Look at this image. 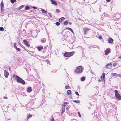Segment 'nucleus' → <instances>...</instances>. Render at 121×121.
<instances>
[{
	"instance_id": "nucleus-54",
	"label": "nucleus",
	"mask_w": 121,
	"mask_h": 121,
	"mask_svg": "<svg viewBox=\"0 0 121 121\" xmlns=\"http://www.w3.org/2000/svg\"><path fill=\"white\" fill-rule=\"evenodd\" d=\"M10 68H9V70H10Z\"/></svg>"
},
{
	"instance_id": "nucleus-43",
	"label": "nucleus",
	"mask_w": 121,
	"mask_h": 121,
	"mask_svg": "<svg viewBox=\"0 0 121 121\" xmlns=\"http://www.w3.org/2000/svg\"><path fill=\"white\" fill-rule=\"evenodd\" d=\"M32 8L35 9H37V7L35 6H33L32 7Z\"/></svg>"
},
{
	"instance_id": "nucleus-15",
	"label": "nucleus",
	"mask_w": 121,
	"mask_h": 121,
	"mask_svg": "<svg viewBox=\"0 0 121 121\" xmlns=\"http://www.w3.org/2000/svg\"><path fill=\"white\" fill-rule=\"evenodd\" d=\"M32 90L31 88L30 87L28 88L27 89V91L28 92H30Z\"/></svg>"
},
{
	"instance_id": "nucleus-51",
	"label": "nucleus",
	"mask_w": 121,
	"mask_h": 121,
	"mask_svg": "<svg viewBox=\"0 0 121 121\" xmlns=\"http://www.w3.org/2000/svg\"><path fill=\"white\" fill-rule=\"evenodd\" d=\"M118 58L120 59H121V56H120L118 57Z\"/></svg>"
},
{
	"instance_id": "nucleus-7",
	"label": "nucleus",
	"mask_w": 121,
	"mask_h": 121,
	"mask_svg": "<svg viewBox=\"0 0 121 121\" xmlns=\"http://www.w3.org/2000/svg\"><path fill=\"white\" fill-rule=\"evenodd\" d=\"M105 75L104 73H103L102 74V76H101V81H103V80L104 82H105Z\"/></svg>"
},
{
	"instance_id": "nucleus-19",
	"label": "nucleus",
	"mask_w": 121,
	"mask_h": 121,
	"mask_svg": "<svg viewBox=\"0 0 121 121\" xmlns=\"http://www.w3.org/2000/svg\"><path fill=\"white\" fill-rule=\"evenodd\" d=\"M46 41V39L45 38L42 39L41 40V41L42 43H44Z\"/></svg>"
},
{
	"instance_id": "nucleus-25",
	"label": "nucleus",
	"mask_w": 121,
	"mask_h": 121,
	"mask_svg": "<svg viewBox=\"0 0 121 121\" xmlns=\"http://www.w3.org/2000/svg\"><path fill=\"white\" fill-rule=\"evenodd\" d=\"M68 21L67 20H66L64 22V24L65 25H66L68 24Z\"/></svg>"
},
{
	"instance_id": "nucleus-11",
	"label": "nucleus",
	"mask_w": 121,
	"mask_h": 121,
	"mask_svg": "<svg viewBox=\"0 0 121 121\" xmlns=\"http://www.w3.org/2000/svg\"><path fill=\"white\" fill-rule=\"evenodd\" d=\"M4 72L5 77H7L9 75V73L6 70H4Z\"/></svg>"
},
{
	"instance_id": "nucleus-23",
	"label": "nucleus",
	"mask_w": 121,
	"mask_h": 121,
	"mask_svg": "<svg viewBox=\"0 0 121 121\" xmlns=\"http://www.w3.org/2000/svg\"><path fill=\"white\" fill-rule=\"evenodd\" d=\"M73 102L77 103H80V101L79 100H75L73 101Z\"/></svg>"
},
{
	"instance_id": "nucleus-34",
	"label": "nucleus",
	"mask_w": 121,
	"mask_h": 121,
	"mask_svg": "<svg viewBox=\"0 0 121 121\" xmlns=\"http://www.w3.org/2000/svg\"><path fill=\"white\" fill-rule=\"evenodd\" d=\"M15 1L16 0H11V2L12 3H13L14 2H15Z\"/></svg>"
},
{
	"instance_id": "nucleus-3",
	"label": "nucleus",
	"mask_w": 121,
	"mask_h": 121,
	"mask_svg": "<svg viewBox=\"0 0 121 121\" xmlns=\"http://www.w3.org/2000/svg\"><path fill=\"white\" fill-rule=\"evenodd\" d=\"M115 94L116 98L119 100H120L121 99V97L117 90H115Z\"/></svg>"
},
{
	"instance_id": "nucleus-12",
	"label": "nucleus",
	"mask_w": 121,
	"mask_h": 121,
	"mask_svg": "<svg viewBox=\"0 0 121 121\" xmlns=\"http://www.w3.org/2000/svg\"><path fill=\"white\" fill-rule=\"evenodd\" d=\"M38 50L39 51H40L41 49H42L43 47L42 46H39L37 47Z\"/></svg>"
},
{
	"instance_id": "nucleus-41",
	"label": "nucleus",
	"mask_w": 121,
	"mask_h": 121,
	"mask_svg": "<svg viewBox=\"0 0 121 121\" xmlns=\"http://www.w3.org/2000/svg\"><path fill=\"white\" fill-rule=\"evenodd\" d=\"M117 76L119 77H121V75L120 74H117Z\"/></svg>"
},
{
	"instance_id": "nucleus-30",
	"label": "nucleus",
	"mask_w": 121,
	"mask_h": 121,
	"mask_svg": "<svg viewBox=\"0 0 121 121\" xmlns=\"http://www.w3.org/2000/svg\"><path fill=\"white\" fill-rule=\"evenodd\" d=\"M65 88L66 89H70V86H66L65 87Z\"/></svg>"
},
{
	"instance_id": "nucleus-32",
	"label": "nucleus",
	"mask_w": 121,
	"mask_h": 121,
	"mask_svg": "<svg viewBox=\"0 0 121 121\" xmlns=\"http://www.w3.org/2000/svg\"><path fill=\"white\" fill-rule=\"evenodd\" d=\"M117 64L116 63H114L113 64V66L114 67L115 66H116V65H117Z\"/></svg>"
},
{
	"instance_id": "nucleus-26",
	"label": "nucleus",
	"mask_w": 121,
	"mask_h": 121,
	"mask_svg": "<svg viewBox=\"0 0 121 121\" xmlns=\"http://www.w3.org/2000/svg\"><path fill=\"white\" fill-rule=\"evenodd\" d=\"M0 6L1 7H3L4 6V4L2 1L1 2L0 4Z\"/></svg>"
},
{
	"instance_id": "nucleus-50",
	"label": "nucleus",
	"mask_w": 121,
	"mask_h": 121,
	"mask_svg": "<svg viewBox=\"0 0 121 121\" xmlns=\"http://www.w3.org/2000/svg\"><path fill=\"white\" fill-rule=\"evenodd\" d=\"M69 24H72V23L71 22H69Z\"/></svg>"
},
{
	"instance_id": "nucleus-38",
	"label": "nucleus",
	"mask_w": 121,
	"mask_h": 121,
	"mask_svg": "<svg viewBox=\"0 0 121 121\" xmlns=\"http://www.w3.org/2000/svg\"><path fill=\"white\" fill-rule=\"evenodd\" d=\"M14 48H17V46L16 45V44L15 43H14Z\"/></svg>"
},
{
	"instance_id": "nucleus-52",
	"label": "nucleus",
	"mask_w": 121,
	"mask_h": 121,
	"mask_svg": "<svg viewBox=\"0 0 121 121\" xmlns=\"http://www.w3.org/2000/svg\"><path fill=\"white\" fill-rule=\"evenodd\" d=\"M56 71V70H54V72H55Z\"/></svg>"
},
{
	"instance_id": "nucleus-27",
	"label": "nucleus",
	"mask_w": 121,
	"mask_h": 121,
	"mask_svg": "<svg viewBox=\"0 0 121 121\" xmlns=\"http://www.w3.org/2000/svg\"><path fill=\"white\" fill-rule=\"evenodd\" d=\"M24 7V6L23 5H22L21 6H20V7H19L18 8V9L19 10L20 9H21L22 8H23Z\"/></svg>"
},
{
	"instance_id": "nucleus-53",
	"label": "nucleus",
	"mask_w": 121,
	"mask_h": 121,
	"mask_svg": "<svg viewBox=\"0 0 121 121\" xmlns=\"http://www.w3.org/2000/svg\"><path fill=\"white\" fill-rule=\"evenodd\" d=\"M91 72V73H92V74L93 73V72Z\"/></svg>"
},
{
	"instance_id": "nucleus-16",
	"label": "nucleus",
	"mask_w": 121,
	"mask_h": 121,
	"mask_svg": "<svg viewBox=\"0 0 121 121\" xmlns=\"http://www.w3.org/2000/svg\"><path fill=\"white\" fill-rule=\"evenodd\" d=\"M71 91L70 90H68L67 91V95H69L71 94Z\"/></svg>"
},
{
	"instance_id": "nucleus-22",
	"label": "nucleus",
	"mask_w": 121,
	"mask_h": 121,
	"mask_svg": "<svg viewBox=\"0 0 121 121\" xmlns=\"http://www.w3.org/2000/svg\"><path fill=\"white\" fill-rule=\"evenodd\" d=\"M41 11H42V12L43 13H45L47 12L46 11L43 9H42Z\"/></svg>"
},
{
	"instance_id": "nucleus-9",
	"label": "nucleus",
	"mask_w": 121,
	"mask_h": 121,
	"mask_svg": "<svg viewBox=\"0 0 121 121\" xmlns=\"http://www.w3.org/2000/svg\"><path fill=\"white\" fill-rule=\"evenodd\" d=\"M23 43L24 44L26 45L27 46H29L30 45L27 42V41L26 40H23Z\"/></svg>"
},
{
	"instance_id": "nucleus-20",
	"label": "nucleus",
	"mask_w": 121,
	"mask_h": 121,
	"mask_svg": "<svg viewBox=\"0 0 121 121\" xmlns=\"http://www.w3.org/2000/svg\"><path fill=\"white\" fill-rule=\"evenodd\" d=\"M32 117V115L30 114H28L27 115V119L28 120V119L31 117Z\"/></svg>"
},
{
	"instance_id": "nucleus-42",
	"label": "nucleus",
	"mask_w": 121,
	"mask_h": 121,
	"mask_svg": "<svg viewBox=\"0 0 121 121\" xmlns=\"http://www.w3.org/2000/svg\"><path fill=\"white\" fill-rule=\"evenodd\" d=\"M53 117H52V119L50 120V121H54V119H53V118H52Z\"/></svg>"
},
{
	"instance_id": "nucleus-10",
	"label": "nucleus",
	"mask_w": 121,
	"mask_h": 121,
	"mask_svg": "<svg viewBox=\"0 0 121 121\" xmlns=\"http://www.w3.org/2000/svg\"><path fill=\"white\" fill-rule=\"evenodd\" d=\"M113 39L112 38H109L108 39V41L109 43H112L113 41Z\"/></svg>"
},
{
	"instance_id": "nucleus-13",
	"label": "nucleus",
	"mask_w": 121,
	"mask_h": 121,
	"mask_svg": "<svg viewBox=\"0 0 121 121\" xmlns=\"http://www.w3.org/2000/svg\"><path fill=\"white\" fill-rule=\"evenodd\" d=\"M61 114H62L65 111V107L63 106H62L61 108Z\"/></svg>"
},
{
	"instance_id": "nucleus-1",
	"label": "nucleus",
	"mask_w": 121,
	"mask_h": 121,
	"mask_svg": "<svg viewBox=\"0 0 121 121\" xmlns=\"http://www.w3.org/2000/svg\"><path fill=\"white\" fill-rule=\"evenodd\" d=\"M13 77L16 80L17 82L22 84H25V81L19 76L16 75H14Z\"/></svg>"
},
{
	"instance_id": "nucleus-28",
	"label": "nucleus",
	"mask_w": 121,
	"mask_h": 121,
	"mask_svg": "<svg viewBox=\"0 0 121 121\" xmlns=\"http://www.w3.org/2000/svg\"><path fill=\"white\" fill-rule=\"evenodd\" d=\"M95 121H100V120H99V118H97L96 117L95 118Z\"/></svg>"
},
{
	"instance_id": "nucleus-46",
	"label": "nucleus",
	"mask_w": 121,
	"mask_h": 121,
	"mask_svg": "<svg viewBox=\"0 0 121 121\" xmlns=\"http://www.w3.org/2000/svg\"><path fill=\"white\" fill-rule=\"evenodd\" d=\"M69 108L68 106L66 108L67 110H68V109H69Z\"/></svg>"
},
{
	"instance_id": "nucleus-48",
	"label": "nucleus",
	"mask_w": 121,
	"mask_h": 121,
	"mask_svg": "<svg viewBox=\"0 0 121 121\" xmlns=\"http://www.w3.org/2000/svg\"><path fill=\"white\" fill-rule=\"evenodd\" d=\"M101 80L100 79H99L98 80V82H101Z\"/></svg>"
},
{
	"instance_id": "nucleus-14",
	"label": "nucleus",
	"mask_w": 121,
	"mask_h": 121,
	"mask_svg": "<svg viewBox=\"0 0 121 121\" xmlns=\"http://www.w3.org/2000/svg\"><path fill=\"white\" fill-rule=\"evenodd\" d=\"M51 2L52 3V4H54L55 5H57V3L55 1L52 0H51Z\"/></svg>"
},
{
	"instance_id": "nucleus-37",
	"label": "nucleus",
	"mask_w": 121,
	"mask_h": 121,
	"mask_svg": "<svg viewBox=\"0 0 121 121\" xmlns=\"http://www.w3.org/2000/svg\"><path fill=\"white\" fill-rule=\"evenodd\" d=\"M78 116H79V117H81V115L80 114V112L78 111Z\"/></svg>"
},
{
	"instance_id": "nucleus-31",
	"label": "nucleus",
	"mask_w": 121,
	"mask_h": 121,
	"mask_svg": "<svg viewBox=\"0 0 121 121\" xmlns=\"http://www.w3.org/2000/svg\"><path fill=\"white\" fill-rule=\"evenodd\" d=\"M0 30L1 31H3L4 30V29L3 27H1L0 28Z\"/></svg>"
},
{
	"instance_id": "nucleus-8",
	"label": "nucleus",
	"mask_w": 121,
	"mask_h": 121,
	"mask_svg": "<svg viewBox=\"0 0 121 121\" xmlns=\"http://www.w3.org/2000/svg\"><path fill=\"white\" fill-rule=\"evenodd\" d=\"M110 50L109 48H107L105 50V54L106 55H107L110 53Z\"/></svg>"
},
{
	"instance_id": "nucleus-17",
	"label": "nucleus",
	"mask_w": 121,
	"mask_h": 121,
	"mask_svg": "<svg viewBox=\"0 0 121 121\" xmlns=\"http://www.w3.org/2000/svg\"><path fill=\"white\" fill-rule=\"evenodd\" d=\"M66 29L69 30L70 31L73 33V34H74V33L73 32V30L71 28L69 27H67V28Z\"/></svg>"
},
{
	"instance_id": "nucleus-29",
	"label": "nucleus",
	"mask_w": 121,
	"mask_h": 121,
	"mask_svg": "<svg viewBox=\"0 0 121 121\" xmlns=\"http://www.w3.org/2000/svg\"><path fill=\"white\" fill-rule=\"evenodd\" d=\"M29 8V7L28 6H26L25 10H28Z\"/></svg>"
},
{
	"instance_id": "nucleus-33",
	"label": "nucleus",
	"mask_w": 121,
	"mask_h": 121,
	"mask_svg": "<svg viewBox=\"0 0 121 121\" xmlns=\"http://www.w3.org/2000/svg\"><path fill=\"white\" fill-rule=\"evenodd\" d=\"M111 74L113 76L117 75V74L116 73H111Z\"/></svg>"
},
{
	"instance_id": "nucleus-21",
	"label": "nucleus",
	"mask_w": 121,
	"mask_h": 121,
	"mask_svg": "<svg viewBox=\"0 0 121 121\" xmlns=\"http://www.w3.org/2000/svg\"><path fill=\"white\" fill-rule=\"evenodd\" d=\"M68 104H69V103L68 102H65L62 106H64V107H65V106H66V105H67Z\"/></svg>"
},
{
	"instance_id": "nucleus-5",
	"label": "nucleus",
	"mask_w": 121,
	"mask_h": 121,
	"mask_svg": "<svg viewBox=\"0 0 121 121\" xmlns=\"http://www.w3.org/2000/svg\"><path fill=\"white\" fill-rule=\"evenodd\" d=\"M90 30L87 28H85L83 29L84 33L85 35L87 34L90 31Z\"/></svg>"
},
{
	"instance_id": "nucleus-40",
	"label": "nucleus",
	"mask_w": 121,
	"mask_h": 121,
	"mask_svg": "<svg viewBox=\"0 0 121 121\" xmlns=\"http://www.w3.org/2000/svg\"><path fill=\"white\" fill-rule=\"evenodd\" d=\"M15 49L18 51H20V49L19 48H17Z\"/></svg>"
},
{
	"instance_id": "nucleus-2",
	"label": "nucleus",
	"mask_w": 121,
	"mask_h": 121,
	"mask_svg": "<svg viewBox=\"0 0 121 121\" xmlns=\"http://www.w3.org/2000/svg\"><path fill=\"white\" fill-rule=\"evenodd\" d=\"M75 53L73 51L69 52H66L64 54V56L65 57H70L72 56Z\"/></svg>"
},
{
	"instance_id": "nucleus-6",
	"label": "nucleus",
	"mask_w": 121,
	"mask_h": 121,
	"mask_svg": "<svg viewBox=\"0 0 121 121\" xmlns=\"http://www.w3.org/2000/svg\"><path fill=\"white\" fill-rule=\"evenodd\" d=\"M112 64L111 63L107 64L106 65V68L108 69H111L112 67Z\"/></svg>"
},
{
	"instance_id": "nucleus-49",
	"label": "nucleus",
	"mask_w": 121,
	"mask_h": 121,
	"mask_svg": "<svg viewBox=\"0 0 121 121\" xmlns=\"http://www.w3.org/2000/svg\"><path fill=\"white\" fill-rule=\"evenodd\" d=\"M4 99H7V97L5 96V97H4Z\"/></svg>"
},
{
	"instance_id": "nucleus-44",
	"label": "nucleus",
	"mask_w": 121,
	"mask_h": 121,
	"mask_svg": "<svg viewBox=\"0 0 121 121\" xmlns=\"http://www.w3.org/2000/svg\"><path fill=\"white\" fill-rule=\"evenodd\" d=\"M4 10L3 7H1V10L2 12Z\"/></svg>"
},
{
	"instance_id": "nucleus-45",
	"label": "nucleus",
	"mask_w": 121,
	"mask_h": 121,
	"mask_svg": "<svg viewBox=\"0 0 121 121\" xmlns=\"http://www.w3.org/2000/svg\"><path fill=\"white\" fill-rule=\"evenodd\" d=\"M56 12H57L58 13H59V11L58 9H56Z\"/></svg>"
},
{
	"instance_id": "nucleus-39",
	"label": "nucleus",
	"mask_w": 121,
	"mask_h": 121,
	"mask_svg": "<svg viewBox=\"0 0 121 121\" xmlns=\"http://www.w3.org/2000/svg\"><path fill=\"white\" fill-rule=\"evenodd\" d=\"M75 94L78 96L79 95V93L77 91L75 92Z\"/></svg>"
},
{
	"instance_id": "nucleus-18",
	"label": "nucleus",
	"mask_w": 121,
	"mask_h": 121,
	"mask_svg": "<svg viewBox=\"0 0 121 121\" xmlns=\"http://www.w3.org/2000/svg\"><path fill=\"white\" fill-rule=\"evenodd\" d=\"M65 19V18L63 17H62L60 18L59 20V21L60 22H61L63 20Z\"/></svg>"
},
{
	"instance_id": "nucleus-4",
	"label": "nucleus",
	"mask_w": 121,
	"mask_h": 121,
	"mask_svg": "<svg viewBox=\"0 0 121 121\" xmlns=\"http://www.w3.org/2000/svg\"><path fill=\"white\" fill-rule=\"evenodd\" d=\"M82 70V66H79L76 69L75 72L77 73H80Z\"/></svg>"
},
{
	"instance_id": "nucleus-47",
	"label": "nucleus",
	"mask_w": 121,
	"mask_h": 121,
	"mask_svg": "<svg viewBox=\"0 0 121 121\" xmlns=\"http://www.w3.org/2000/svg\"><path fill=\"white\" fill-rule=\"evenodd\" d=\"M111 0H106V1L107 2H109Z\"/></svg>"
},
{
	"instance_id": "nucleus-35",
	"label": "nucleus",
	"mask_w": 121,
	"mask_h": 121,
	"mask_svg": "<svg viewBox=\"0 0 121 121\" xmlns=\"http://www.w3.org/2000/svg\"><path fill=\"white\" fill-rule=\"evenodd\" d=\"M98 38H99L100 39H102V36H99Z\"/></svg>"
},
{
	"instance_id": "nucleus-24",
	"label": "nucleus",
	"mask_w": 121,
	"mask_h": 121,
	"mask_svg": "<svg viewBox=\"0 0 121 121\" xmlns=\"http://www.w3.org/2000/svg\"><path fill=\"white\" fill-rule=\"evenodd\" d=\"M85 80V78L84 77H82L81 78V80L82 81H84Z\"/></svg>"
},
{
	"instance_id": "nucleus-36",
	"label": "nucleus",
	"mask_w": 121,
	"mask_h": 121,
	"mask_svg": "<svg viewBox=\"0 0 121 121\" xmlns=\"http://www.w3.org/2000/svg\"><path fill=\"white\" fill-rule=\"evenodd\" d=\"M56 25L59 26L60 24V23L59 22H56Z\"/></svg>"
}]
</instances>
